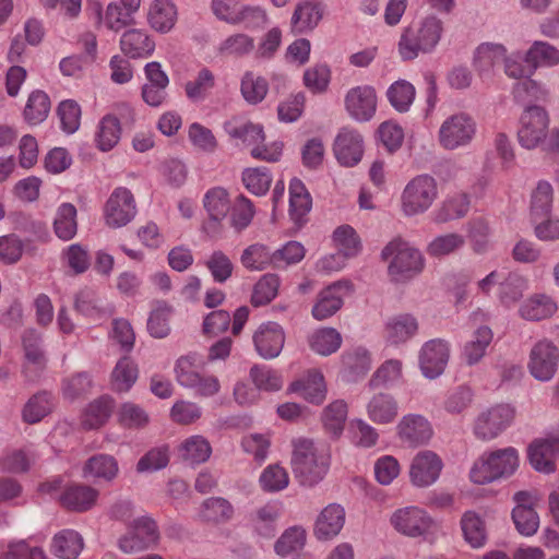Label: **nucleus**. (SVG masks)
Returning a JSON list of instances; mask_svg holds the SVG:
<instances>
[{"label":"nucleus","mask_w":559,"mask_h":559,"mask_svg":"<svg viewBox=\"0 0 559 559\" xmlns=\"http://www.w3.org/2000/svg\"><path fill=\"white\" fill-rule=\"evenodd\" d=\"M290 465L294 476L301 486L313 487L326 475L330 457L319 452L312 440L307 438L294 439Z\"/></svg>","instance_id":"f257e3e1"},{"label":"nucleus","mask_w":559,"mask_h":559,"mask_svg":"<svg viewBox=\"0 0 559 559\" xmlns=\"http://www.w3.org/2000/svg\"><path fill=\"white\" fill-rule=\"evenodd\" d=\"M442 32V21L435 15L406 27L399 41L401 58L407 61L417 58L420 52H431L440 41Z\"/></svg>","instance_id":"f03ea898"},{"label":"nucleus","mask_w":559,"mask_h":559,"mask_svg":"<svg viewBox=\"0 0 559 559\" xmlns=\"http://www.w3.org/2000/svg\"><path fill=\"white\" fill-rule=\"evenodd\" d=\"M519 467V453L512 448L492 451L480 456L473 465L469 477L475 484H489L514 474Z\"/></svg>","instance_id":"7ed1b4c3"},{"label":"nucleus","mask_w":559,"mask_h":559,"mask_svg":"<svg viewBox=\"0 0 559 559\" xmlns=\"http://www.w3.org/2000/svg\"><path fill=\"white\" fill-rule=\"evenodd\" d=\"M381 258L389 262V274L396 282L414 276L424 266L421 253L400 238L383 248Z\"/></svg>","instance_id":"20e7f679"},{"label":"nucleus","mask_w":559,"mask_h":559,"mask_svg":"<svg viewBox=\"0 0 559 559\" xmlns=\"http://www.w3.org/2000/svg\"><path fill=\"white\" fill-rule=\"evenodd\" d=\"M477 133V122L469 114L460 111L447 117L440 124L438 142L448 151L467 147Z\"/></svg>","instance_id":"39448f33"},{"label":"nucleus","mask_w":559,"mask_h":559,"mask_svg":"<svg viewBox=\"0 0 559 559\" xmlns=\"http://www.w3.org/2000/svg\"><path fill=\"white\" fill-rule=\"evenodd\" d=\"M437 195V182L431 176H416L405 186L402 192V211L406 216L423 214L432 205Z\"/></svg>","instance_id":"423d86ee"},{"label":"nucleus","mask_w":559,"mask_h":559,"mask_svg":"<svg viewBox=\"0 0 559 559\" xmlns=\"http://www.w3.org/2000/svg\"><path fill=\"white\" fill-rule=\"evenodd\" d=\"M549 117L547 111L539 106H527L521 118L518 129V141L526 150L536 148L548 134Z\"/></svg>","instance_id":"0eeeda50"},{"label":"nucleus","mask_w":559,"mask_h":559,"mask_svg":"<svg viewBox=\"0 0 559 559\" xmlns=\"http://www.w3.org/2000/svg\"><path fill=\"white\" fill-rule=\"evenodd\" d=\"M160 534L156 522L150 516L135 519L129 530L118 539V547L124 554H133L153 548Z\"/></svg>","instance_id":"6e6552de"},{"label":"nucleus","mask_w":559,"mask_h":559,"mask_svg":"<svg viewBox=\"0 0 559 559\" xmlns=\"http://www.w3.org/2000/svg\"><path fill=\"white\" fill-rule=\"evenodd\" d=\"M559 348L550 341H538L530 352L527 369L531 376L542 382L550 381L558 369Z\"/></svg>","instance_id":"1a4fd4ad"},{"label":"nucleus","mask_w":559,"mask_h":559,"mask_svg":"<svg viewBox=\"0 0 559 559\" xmlns=\"http://www.w3.org/2000/svg\"><path fill=\"white\" fill-rule=\"evenodd\" d=\"M136 215V204L132 192L124 188H116L104 206V218L107 226L120 228L129 224Z\"/></svg>","instance_id":"9d476101"},{"label":"nucleus","mask_w":559,"mask_h":559,"mask_svg":"<svg viewBox=\"0 0 559 559\" xmlns=\"http://www.w3.org/2000/svg\"><path fill=\"white\" fill-rule=\"evenodd\" d=\"M390 523L402 535L420 537L430 531L432 519L425 510L411 506L395 510Z\"/></svg>","instance_id":"9b49d317"},{"label":"nucleus","mask_w":559,"mask_h":559,"mask_svg":"<svg viewBox=\"0 0 559 559\" xmlns=\"http://www.w3.org/2000/svg\"><path fill=\"white\" fill-rule=\"evenodd\" d=\"M450 359V343L443 338L427 341L419 352V367L428 379L440 377Z\"/></svg>","instance_id":"f8f14e48"},{"label":"nucleus","mask_w":559,"mask_h":559,"mask_svg":"<svg viewBox=\"0 0 559 559\" xmlns=\"http://www.w3.org/2000/svg\"><path fill=\"white\" fill-rule=\"evenodd\" d=\"M353 286L347 281L335 282L323 288L317 296L311 314L318 321L334 316L344 305V299L352 293Z\"/></svg>","instance_id":"ddd939ff"},{"label":"nucleus","mask_w":559,"mask_h":559,"mask_svg":"<svg viewBox=\"0 0 559 559\" xmlns=\"http://www.w3.org/2000/svg\"><path fill=\"white\" fill-rule=\"evenodd\" d=\"M144 74L146 82L141 88L143 102L150 107H162L168 99L169 78L167 73L162 69L159 62L152 61L145 64Z\"/></svg>","instance_id":"4468645a"},{"label":"nucleus","mask_w":559,"mask_h":559,"mask_svg":"<svg viewBox=\"0 0 559 559\" xmlns=\"http://www.w3.org/2000/svg\"><path fill=\"white\" fill-rule=\"evenodd\" d=\"M344 102L348 115L359 122L371 120L377 110V94L370 85L352 87Z\"/></svg>","instance_id":"2eb2a0df"},{"label":"nucleus","mask_w":559,"mask_h":559,"mask_svg":"<svg viewBox=\"0 0 559 559\" xmlns=\"http://www.w3.org/2000/svg\"><path fill=\"white\" fill-rule=\"evenodd\" d=\"M333 153L340 165L345 167L356 166L364 154L361 134L352 128H342L335 136Z\"/></svg>","instance_id":"dca6fc26"},{"label":"nucleus","mask_w":559,"mask_h":559,"mask_svg":"<svg viewBox=\"0 0 559 559\" xmlns=\"http://www.w3.org/2000/svg\"><path fill=\"white\" fill-rule=\"evenodd\" d=\"M254 349L263 359L276 358L285 344L283 328L272 321L261 323L252 335Z\"/></svg>","instance_id":"f3484780"},{"label":"nucleus","mask_w":559,"mask_h":559,"mask_svg":"<svg viewBox=\"0 0 559 559\" xmlns=\"http://www.w3.org/2000/svg\"><path fill=\"white\" fill-rule=\"evenodd\" d=\"M527 456L537 472L554 473L559 459V435L534 440L527 449Z\"/></svg>","instance_id":"a211bd4d"},{"label":"nucleus","mask_w":559,"mask_h":559,"mask_svg":"<svg viewBox=\"0 0 559 559\" xmlns=\"http://www.w3.org/2000/svg\"><path fill=\"white\" fill-rule=\"evenodd\" d=\"M441 459L431 451H421L413 460L409 477L413 485L427 487L433 484L442 469Z\"/></svg>","instance_id":"6ab92c4d"},{"label":"nucleus","mask_w":559,"mask_h":559,"mask_svg":"<svg viewBox=\"0 0 559 559\" xmlns=\"http://www.w3.org/2000/svg\"><path fill=\"white\" fill-rule=\"evenodd\" d=\"M203 203L210 216V221L205 224L204 229L211 236H215L221 221L226 217L230 210L228 193L221 187L213 188L205 193Z\"/></svg>","instance_id":"aec40b11"},{"label":"nucleus","mask_w":559,"mask_h":559,"mask_svg":"<svg viewBox=\"0 0 559 559\" xmlns=\"http://www.w3.org/2000/svg\"><path fill=\"white\" fill-rule=\"evenodd\" d=\"M122 53L131 59H143L150 57L155 50V41L145 29L129 28L119 41Z\"/></svg>","instance_id":"412c9836"},{"label":"nucleus","mask_w":559,"mask_h":559,"mask_svg":"<svg viewBox=\"0 0 559 559\" xmlns=\"http://www.w3.org/2000/svg\"><path fill=\"white\" fill-rule=\"evenodd\" d=\"M324 7L316 0L299 2L292 16V29L296 34L313 31L323 17Z\"/></svg>","instance_id":"4be33fe9"},{"label":"nucleus","mask_w":559,"mask_h":559,"mask_svg":"<svg viewBox=\"0 0 559 559\" xmlns=\"http://www.w3.org/2000/svg\"><path fill=\"white\" fill-rule=\"evenodd\" d=\"M98 491L87 485L73 484L68 486L59 497L60 504L70 511L84 512L96 503Z\"/></svg>","instance_id":"5701e85b"},{"label":"nucleus","mask_w":559,"mask_h":559,"mask_svg":"<svg viewBox=\"0 0 559 559\" xmlns=\"http://www.w3.org/2000/svg\"><path fill=\"white\" fill-rule=\"evenodd\" d=\"M418 331L417 319L409 313L390 318L384 326V337L391 345H400L409 341Z\"/></svg>","instance_id":"b1692460"},{"label":"nucleus","mask_w":559,"mask_h":559,"mask_svg":"<svg viewBox=\"0 0 559 559\" xmlns=\"http://www.w3.org/2000/svg\"><path fill=\"white\" fill-rule=\"evenodd\" d=\"M344 522V508L337 503H331L319 514L314 525V534L319 539H330L341 532Z\"/></svg>","instance_id":"393cba45"},{"label":"nucleus","mask_w":559,"mask_h":559,"mask_svg":"<svg viewBox=\"0 0 559 559\" xmlns=\"http://www.w3.org/2000/svg\"><path fill=\"white\" fill-rule=\"evenodd\" d=\"M74 309L82 316L99 321L111 314L112 308L105 304L91 288H83L76 293Z\"/></svg>","instance_id":"a878e982"},{"label":"nucleus","mask_w":559,"mask_h":559,"mask_svg":"<svg viewBox=\"0 0 559 559\" xmlns=\"http://www.w3.org/2000/svg\"><path fill=\"white\" fill-rule=\"evenodd\" d=\"M312 200L304 182L293 178L289 182V216L292 221L301 226L310 212Z\"/></svg>","instance_id":"bb28decb"},{"label":"nucleus","mask_w":559,"mask_h":559,"mask_svg":"<svg viewBox=\"0 0 559 559\" xmlns=\"http://www.w3.org/2000/svg\"><path fill=\"white\" fill-rule=\"evenodd\" d=\"M288 392L299 394L306 401L318 404L324 397L323 376L318 371H309L306 377L293 381Z\"/></svg>","instance_id":"cd10ccee"},{"label":"nucleus","mask_w":559,"mask_h":559,"mask_svg":"<svg viewBox=\"0 0 559 559\" xmlns=\"http://www.w3.org/2000/svg\"><path fill=\"white\" fill-rule=\"evenodd\" d=\"M83 546V538L76 531L62 530L53 536L50 551L60 559H75Z\"/></svg>","instance_id":"c85d7f7f"},{"label":"nucleus","mask_w":559,"mask_h":559,"mask_svg":"<svg viewBox=\"0 0 559 559\" xmlns=\"http://www.w3.org/2000/svg\"><path fill=\"white\" fill-rule=\"evenodd\" d=\"M78 211L72 203H61L53 217V233L62 241L73 239L78 233Z\"/></svg>","instance_id":"c756f323"},{"label":"nucleus","mask_w":559,"mask_h":559,"mask_svg":"<svg viewBox=\"0 0 559 559\" xmlns=\"http://www.w3.org/2000/svg\"><path fill=\"white\" fill-rule=\"evenodd\" d=\"M493 334L490 328L479 326L472 338L465 343L462 350V359L468 366L478 364L487 353V348L492 341Z\"/></svg>","instance_id":"7c9ffc66"},{"label":"nucleus","mask_w":559,"mask_h":559,"mask_svg":"<svg viewBox=\"0 0 559 559\" xmlns=\"http://www.w3.org/2000/svg\"><path fill=\"white\" fill-rule=\"evenodd\" d=\"M147 20L152 28L159 33H168L177 21V10L170 0H154Z\"/></svg>","instance_id":"2f4dec72"},{"label":"nucleus","mask_w":559,"mask_h":559,"mask_svg":"<svg viewBox=\"0 0 559 559\" xmlns=\"http://www.w3.org/2000/svg\"><path fill=\"white\" fill-rule=\"evenodd\" d=\"M342 362L343 376L349 382H355L365 377L371 367L369 353L361 347L343 354Z\"/></svg>","instance_id":"473e14b6"},{"label":"nucleus","mask_w":559,"mask_h":559,"mask_svg":"<svg viewBox=\"0 0 559 559\" xmlns=\"http://www.w3.org/2000/svg\"><path fill=\"white\" fill-rule=\"evenodd\" d=\"M224 130L230 138L240 140L248 145H257L265 139L263 127L250 121L231 119L224 123Z\"/></svg>","instance_id":"72a5a7b5"},{"label":"nucleus","mask_w":559,"mask_h":559,"mask_svg":"<svg viewBox=\"0 0 559 559\" xmlns=\"http://www.w3.org/2000/svg\"><path fill=\"white\" fill-rule=\"evenodd\" d=\"M50 107V98L44 91H33L27 98L23 117L31 126L40 124L47 119Z\"/></svg>","instance_id":"f704fd0d"},{"label":"nucleus","mask_w":559,"mask_h":559,"mask_svg":"<svg viewBox=\"0 0 559 559\" xmlns=\"http://www.w3.org/2000/svg\"><path fill=\"white\" fill-rule=\"evenodd\" d=\"M342 341L341 333L334 328L318 329L308 338L310 348L321 356L337 352Z\"/></svg>","instance_id":"c9c22d12"},{"label":"nucleus","mask_w":559,"mask_h":559,"mask_svg":"<svg viewBox=\"0 0 559 559\" xmlns=\"http://www.w3.org/2000/svg\"><path fill=\"white\" fill-rule=\"evenodd\" d=\"M56 407L57 400L51 393L47 391L37 392L25 403L22 416L23 419H44L50 416Z\"/></svg>","instance_id":"e433bc0d"},{"label":"nucleus","mask_w":559,"mask_h":559,"mask_svg":"<svg viewBox=\"0 0 559 559\" xmlns=\"http://www.w3.org/2000/svg\"><path fill=\"white\" fill-rule=\"evenodd\" d=\"M121 135L120 121L112 115H106L98 123L95 134L96 146L103 151L108 152L114 148Z\"/></svg>","instance_id":"4c0bfd02"},{"label":"nucleus","mask_w":559,"mask_h":559,"mask_svg":"<svg viewBox=\"0 0 559 559\" xmlns=\"http://www.w3.org/2000/svg\"><path fill=\"white\" fill-rule=\"evenodd\" d=\"M118 463L114 456L108 454H97L87 460L84 465V477L92 476L110 481L118 474Z\"/></svg>","instance_id":"58836bf2"},{"label":"nucleus","mask_w":559,"mask_h":559,"mask_svg":"<svg viewBox=\"0 0 559 559\" xmlns=\"http://www.w3.org/2000/svg\"><path fill=\"white\" fill-rule=\"evenodd\" d=\"M22 347L26 361L36 368L46 364V354L41 334L35 329H26L22 334Z\"/></svg>","instance_id":"ea45409f"},{"label":"nucleus","mask_w":559,"mask_h":559,"mask_svg":"<svg viewBox=\"0 0 559 559\" xmlns=\"http://www.w3.org/2000/svg\"><path fill=\"white\" fill-rule=\"evenodd\" d=\"M199 515L205 522L223 523L233 518L234 508L226 499L212 497L203 501Z\"/></svg>","instance_id":"a19ab883"},{"label":"nucleus","mask_w":559,"mask_h":559,"mask_svg":"<svg viewBox=\"0 0 559 559\" xmlns=\"http://www.w3.org/2000/svg\"><path fill=\"white\" fill-rule=\"evenodd\" d=\"M525 62L534 71L539 67H554L559 63V50L546 41H535L525 53Z\"/></svg>","instance_id":"79ce46f5"},{"label":"nucleus","mask_w":559,"mask_h":559,"mask_svg":"<svg viewBox=\"0 0 559 559\" xmlns=\"http://www.w3.org/2000/svg\"><path fill=\"white\" fill-rule=\"evenodd\" d=\"M461 528L465 540L473 547H483L487 539L483 519L473 511H467L461 519Z\"/></svg>","instance_id":"37998d69"},{"label":"nucleus","mask_w":559,"mask_h":559,"mask_svg":"<svg viewBox=\"0 0 559 559\" xmlns=\"http://www.w3.org/2000/svg\"><path fill=\"white\" fill-rule=\"evenodd\" d=\"M202 362L201 357L197 353H190L181 356L175 364V373L178 383L182 386H194L200 382V373L198 367Z\"/></svg>","instance_id":"c03bdc74"},{"label":"nucleus","mask_w":559,"mask_h":559,"mask_svg":"<svg viewBox=\"0 0 559 559\" xmlns=\"http://www.w3.org/2000/svg\"><path fill=\"white\" fill-rule=\"evenodd\" d=\"M138 367L130 357H122L111 372V385L117 392H128L138 379Z\"/></svg>","instance_id":"a18cd8bd"},{"label":"nucleus","mask_w":559,"mask_h":559,"mask_svg":"<svg viewBox=\"0 0 559 559\" xmlns=\"http://www.w3.org/2000/svg\"><path fill=\"white\" fill-rule=\"evenodd\" d=\"M269 91L267 81L252 71H247L241 78L240 92L248 104H260Z\"/></svg>","instance_id":"49530a36"},{"label":"nucleus","mask_w":559,"mask_h":559,"mask_svg":"<svg viewBox=\"0 0 559 559\" xmlns=\"http://www.w3.org/2000/svg\"><path fill=\"white\" fill-rule=\"evenodd\" d=\"M554 190L548 181L540 180L532 193L531 221L548 216L552 207Z\"/></svg>","instance_id":"de8ad7c7"},{"label":"nucleus","mask_w":559,"mask_h":559,"mask_svg":"<svg viewBox=\"0 0 559 559\" xmlns=\"http://www.w3.org/2000/svg\"><path fill=\"white\" fill-rule=\"evenodd\" d=\"M416 91L412 83L399 80L390 85L386 97L391 106L399 112H406L415 99Z\"/></svg>","instance_id":"09e8293b"},{"label":"nucleus","mask_w":559,"mask_h":559,"mask_svg":"<svg viewBox=\"0 0 559 559\" xmlns=\"http://www.w3.org/2000/svg\"><path fill=\"white\" fill-rule=\"evenodd\" d=\"M214 86V73L207 68H202L193 80L186 83L185 92L191 102H202L207 97Z\"/></svg>","instance_id":"8fccbe9b"},{"label":"nucleus","mask_w":559,"mask_h":559,"mask_svg":"<svg viewBox=\"0 0 559 559\" xmlns=\"http://www.w3.org/2000/svg\"><path fill=\"white\" fill-rule=\"evenodd\" d=\"M469 209V200L466 194H457L445 200L441 206L435 211L433 221L438 224L457 219L466 215Z\"/></svg>","instance_id":"3c124183"},{"label":"nucleus","mask_w":559,"mask_h":559,"mask_svg":"<svg viewBox=\"0 0 559 559\" xmlns=\"http://www.w3.org/2000/svg\"><path fill=\"white\" fill-rule=\"evenodd\" d=\"M399 435L411 447L427 443L432 437V428L429 421H401Z\"/></svg>","instance_id":"603ef678"},{"label":"nucleus","mask_w":559,"mask_h":559,"mask_svg":"<svg viewBox=\"0 0 559 559\" xmlns=\"http://www.w3.org/2000/svg\"><path fill=\"white\" fill-rule=\"evenodd\" d=\"M526 289V280L519 273H503L499 283V298L502 304L511 305L520 300Z\"/></svg>","instance_id":"864d4df0"},{"label":"nucleus","mask_w":559,"mask_h":559,"mask_svg":"<svg viewBox=\"0 0 559 559\" xmlns=\"http://www.w3.org/2000/svg\"><path fill=\"white\" fill-rule=\"evenodd\" d=\"M512 93L515 102L522 105L545 100L548 96V91L544 85L532 80L531 76L516 82Z\"/></svg>","instance_id":"5fc2aeb1"},{"label":"nucleus","mask_w":559,"mask_h":559,"mask_svg":"<svg viewBox=\"0 0 559 559\" xmlns=\"http://www.w3.org/2000/svg\"><path fill=\"white\" fill-rule=\"evenodd\" d=\"M171 307L165 301H160L151 311L147 319V331L155 338H164L170 333L169 319Z\"/></svg>","instance_id":"6e6d98bb"},{"label":"nucleus","mask_w":559,"mask_h":559,"mask_svg":"<svg viewBox=\"0 0 559 559\" xmlns=\"http://www.w3.org/2000/svg\"><path fill=\"white\" fill-rule=\"evenodd\" d=\"M557 309L556 304L546 296L531 298L521 308V317L530 321H539L550 317Z\"/></svg>","instance_id":"4d7b16f0"},{"label":"nucleus","mask_w":559,"mask_h":559,"mask_svg":"<svg viewBox=\"0 0 559 559\" xmlns=\"http://www.w3.org/2000/svg\"><path fill=\"white\" fill-rule=\"evenodd\" d=\"M242 182L254 195H264L272 182V175L266 167L247 168L242 173Z\"/></svg>","instance_id":"13d9d810"},{"label":"nucleus","mask_w":559,"mask_h":559,"mask_svg":"<svg viewBox=\"0 0 559 559\" xmlns=\"http://www.w3.org/2000/svg\"><path fill=\"white\" fill-rule=\"evenodd\" d=\"M280 278L276 274L263 275L253 287L251 304L254 307L265 306L277 295Z\"/></svg>","instance_id":"bf43d9fd"},{"label":"nucleus","mask_w":559,"mask_h":559,"mask_svg":"<svg viewBox=\"0 0 559 559\" xmlns=\"http://www.w3.org/2000/svg\"><path fill=\"white\" fill-rule=\"evenodd\" d=\"M254 49V39L243 33L228 36L218 46V52L228 57H243Z\"/></svg>","instance_id":"052dcab7"},{"label":"nucleus","mask_w":559,"mask_h":559,"mask_svg":"<svg viewBox=\"0 0 559 559\" xmlns=\"http://www.w3.org/2000/svg\"><path fill=\"white\" fill-rule=\"evenodd\" d=\"M179 452L183 461L191 464H199L210 457L211 447L205 439L195 436L187 439L181 444Z\"/></svg>","instance_id":"680f3d73"},{"label":"nucleus","mask_w":559,"mask_h":559,"mask_svg":"<svg viewBox=\"0 0 559 559\" xmlns=\"http://www.w3.org/2000/svg\"><path fill=\"white\" fill-rule=\"evenodd\" d=\"M204 264L217 284H224L233 275L234 264L221 250L213 251Z\"/></svg>","instance_id":"e2e57ef3"},{"label":"nucleus","mask_w":559,"mask_h":559,"mask_svg":"<svg viewBox=\"0 0 559 559\" xmlns=\"http://www.w3.org/2000/svg\"><path fill=\"white\" fill-rule=\"evenodd\" d=\"M333 239L338 251L345 257H355L361 248L356 230L349 225H342L333 233Z\"/></svg>","instance_id":"0e129e2a"},{"label":"nucleus","mask_w":559,"mask_h":559,"mask_svg":"<svg viewBox=\"0 0 559 559\" xmlns=\"http://www.w3.org/2000/svg\"><path fill=\"white\" fill-rule=\"evenodd\" d=\"M259 483L266 492L281 491L289 484L288 473L281 465L271 464L262 472Z\"/></svg>","instance_id":"69168bd1"},{"label":"nucleus","mask_w":559,"mask_h":559,"mask_svg":"<svg viewBox=\"0 0 559 559\" xmlns=\"http://www.w3.org/2000/svg\"><path fill=\"white\" fill-rule=\"evenodd\" d=\"M368 415L371 419H393L397 416L399 406L393 396L377 394L368 403Z\"/></svg>","instance_id":"338daca9"},{"label":"nucleus","mask_w":559,"mask_h":559,"mask_svg":"<svg viewBox=\"0 0 559 559\" xmlns=\"http://www.w3.org/2000/svg\"><path fill=\"white\" fill-rule=\"evenodd\" d=\"M240 260L246 269L260 271L273 264V253L265 246L254 243L243 250Z\"/></svg>","instance_id":"774afa93"}]
</instances>
